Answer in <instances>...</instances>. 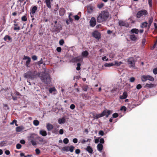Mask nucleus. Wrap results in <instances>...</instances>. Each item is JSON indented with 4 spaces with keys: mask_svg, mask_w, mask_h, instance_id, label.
Returning <instances> with one entry per match:
<instances>
[{
    "mask_svg": "<svg viewBox=\"0 0 157 157\" xmlns=\"http://www.w3.org/2000/svg\"><path fill=\"white\" fill-rule=\"evenodd\" d=\"M37 7L36 6H33L30 12V14L31 17H32V15H33L36 12V10H37Z\"/></svg>",
    "mask_w": 157,
    "mask_h": 157,
    "instance_id": "f8f14e48",
    "label": "nucleus"
},
{
    "mask_svg": "<svg viewBox=\"0 0 157 157\" xmlns=\"http://www.w3.org/2000/svg\"><path fill=\"white\" fill-rule=\"evenodd\" d=\"M23 59L27 60L25 62V65L27 67H29L30 66L29 64L31 62V58L28 56H24Z\"/></svg>",
    "mask_w": 157,
    "mask_h": 157,
    "instance_id": "423d86ee",
    "label": "nucleus"
},
{
    "mask_svg": "<svg viewBox=\"0 0 157 157\" xmlns=\"http://www.w3.org/2000/svg\"><path fill=\"white\" fill-rule=\"evenodd\" d=\"M31 142L33 146H36L37 144L36 143V141L34 140H32L31 141Z\"/></svg>",
    "mask_w": 157,
    "mask_h": 157,
    "instance_id": "0e129e2a",
    "label": "nucleus"
},
{
    "mask_svg": "<svg viewBox=\"0 0 157 157\" xmlns=\"http://www.w3.org/2000/svg\"><path fill=\"white\" fill-rule=\"evenodd\" d=\"M86 151H88L90 154H92L93 153V149L90 146H88L85 149Z\"/></svg>",
    "mask_w": 157,
    "mask_h": 157,
    "instance_id": "aec40b11",
    "label": "nucleus"
},
{
    "mask_svg": "<svg viewBox=\"0 0 157 157\" xmlns=\"http://www.w3.org/2000/svg\"><path fill=\"white\" fill-rule=\"evenodd\" d=\"M65 12V9L63 8H60L59 11V14L60 16H63Z\"/></svg>",
    "mask_w": 157,
    "mask_h": 157,
    "instance_id": "4be33fe9",
    "label": "nucleus"
},
{
    "mask_svg": "<svg viewBox=\"0 0 157 157\" xmlns=\"http://www.w3.org/2000/svg\"><path fill=\"white\" fill-rule=\"evenodd\" d=\"M109 56L110 58L112 59L115 57V55L114 53H111L109 54Z\"/></svg>",
    "mask_w": 157,
    "mask_h": 157,
    "instance_id": "603ef678",
    "label": "nucleus"
},
{
    "mask_svg": "<svg viewBox=\"0 0 157 157\" xmlns=\"http://www.w3.org/2000/svg\"><path fill=\"white\" fill-rule=\"evenodd\" d=\"M4 40L5 41H7V40H8L9 41H11L12 40V39L10 37V36L7 35H6L4 36Z\"/></svg>",
    "mask_w": 157,
    "mask_h": 157,
    "instance_id": "393cba45",
    "label": "nucleus"
},
{
    "mask_svg": "<svg viewBox=\"0 0 157 157\" xmlns=\"http://www.w3.org/2000/svg\"><path fill=\"white\" fill-rule=\"evenodd\" d=\"M114 65L117 66H120L121 64L123 63L121 62H118L117 61H115L114 62Z\"/></svg>",
    "mask_w": 157,
    "mask_h": 157,
    "instance_id": "7c9ffc66",
    "label": "nucleus"
},
{
    "mask_svg": "<svg viewBox=\"0 0 157 157\" xmlns=\"http://www.w3.org/2000/svg\"><path fill=\"white\" fill-rule=\"evenodd\" d=\"M35 151L37 155H39L40 153V151L38 148H36L35 150Z\"/></svg>",
    "mask_w": 157,
    "mask_h": 157,
    "instance_id": "338daca9",
    "label": "nucleus"
},
{
    "mask_svg": "<svg viewBox=\"0 0 157 157\" xmlns=\"http://www.w3.org/2000/svg\"><path fill=\"white\" fill-rule=\"evenodd\" d=\"M52 132L53 133L57 134L58 132V129L56 128H53Z\"/></svg>",
    "mask_w": 157,
    "mask_h": 157,
    "instance_id": "473e14b6",
    "label": "nucleus"
},
{
    "mask_svg": "<svg viewBox=\"0 0 157 157\" xmlns=\"http://www.w3.org/2000/svg\"><path fill=\"white\" fill-rule=\"evenodd\" d=\"M148 80H149L150 81H153L154 80V78L151 76L148 75Z\"/></svg>",
    "mask_w": 157,
    "mask_h": 157,
    "instance_id": "ea45409f",
    "label": "nucleus"
},
{
    "mask_svg": "<svg viewBox=\"0 0 157 157\" xmlns=\"http://www.w3.org/2000/svg\"><path fill=\"white\" fill-rule=\"evenodd\" d=\"M131 32L132 33H135L137 34L139 32V30L138 29H133L131 30Z\"/></svg>",
    "mask_w": 157,
    "mask_h": 157,
    "instance_id": "bb28decb",
    "label": "nucleus"
},
{
    "mask_svg": "<svg viewBox=\"0 0 157 157\" xmlns=\"http://www.w3.org/2000/svg\"><path fill=\"white\" fill-rule=\"evenodd\" d=\"M74 147L73 146H71L69 148V151H70L71 152H72L74 150Z\"/></svg>",
    "mask_w": 157,
    "mask_h": 157,
    "instance_id": "de8ad7c7",
    "label": "nucleus"
},
{
    "mask_svg": "<svg viewBox=\"0 0 157 157\" xmlns=\"http://www.w3.org/2000/svg\"><path fill=\"white\" fill-rule=\"evenodd\" d=\"M75 105L73 104H72L70 105V108L71 109H75Z\"/></svg>",
    "mask_w": 157,
    "mask_h": 157,
    "instance_id": "774afa93",
    "label": "nucleus"
},
{
    "mask_svg": "<svg viewBox=\"0 0 157 157\" xmlns=\"http://www.w3.org/2000/svg\"><path fill=\"white\" fill-rule=\"evenodd\" d=\"M153 72L155 75L157 74V67L153 69Z\"/></svg>",
    "mask_w": 157,
    "mask_h": 157,
    "instance_id": "13d9d810",
    "label": "nucleus"
},
{
    "mask_svg": "<svg viewBox=\"0 0 157 157\" xmlns=\"http://www.w3.org/2000/svg\"><path fill=\"white\" fill-rule=\"evenodd\" d=\"M127 63L130 68H135V60L133 58L131 57L128 59Z\"/></svg>",
    "mask_w": 157,
    "mask_h": 157,
    "instance_id": "20e7f679",
    "label": "nucleus"
},
{
    "mask_svg": "<svg viewBox=\"0 0 157 157\" xmlns=\"http://www.w3.org/2000/svg\"><path fill=\"white\" fill-rule=\"evenodd\" d=\"M53 0H45V2L46 6L49 9L51 8V1H52Z\"/></svg>",
    "mask_w": 157,
    "mask_h": 157,
    "instance_id": "a211bd4d",
    "label": "nucleus"
},
{
    "mask_svg": "<svg viewBox=\"0 0 157 157\" xmlns=\"http://www.w3.org/2000/svg\"><path fill=\"white\" fill-rule=\"evenodd\" d=\"M109 17V12L106 10L102 11L99 14L97 18V22L101 23L106 21Z\"/></svg>",
    "mask_w": 157,
    "mask_h": 157,
    "instance_id": "f03ea898",
    "label": "nucleus"
},
{
    "mask_svg": "<svg viewBox=\"0 0 157 157\" xmlns=\"http://www.w3.org/2000/svg\"><path fill=\"white\" fill-rule=\"evenodd\" d=\"M80 150L79 149H77L75 150V153L76 154H78L80 153Z\"/></svg>",
    "mask_w": 157,
    "mask_h": 157,
    "instance_id": "69168bd1",
    "label": "nucleus"
},
{
    "mask_svg": "<svg viewBox=\"0 0 157 157\" xmlns=\"http://www.w3.org/2000/svg\"><path fill=\"white\" fill-rule=\"evenodd\" d=\"M38 77L42 82L45 84H49L51 81V78L49 73L44 70V72L38 73Z\"/></svg>",
    "mask_w": 157,
    "mask_h": 157,
    "instance_id": "f257e3e1",
    "label": "nucleus"
},
{
    "mask_svg": "<svg viewBox=\"0 0 157 157\" xmlns=\"http://www.w3.org/2000/svg\"><path fill=\"white\" fill-rule=\"evenodd\" d=\"M128 96L127 93L126 91H124L122 95H121L119 96V98L120 99H123L126 98Z\"/></svg>",
    "mask_w": 157,
    "mask_h": 157,
    "instance_id": "2eb2a0df",
    "label": "nucleus"
},
{
    "mask_svg": "<svg viewBox=\"0 0 157 157\" xmlns=\"http://www.w3.org/2000/svg\"><path fill=\"white\" fill-rule=\"evenodd\" d=\"M148 14V12L145 10H142L136 13V17L140 18L141 16H146Z\"/></svg>",
    "mask_w": 157,
    "mask_h": 157,
    "instance_id": "39448f33",
    "label": "nucleus"
},
{
    "mask_svg": "<svg viewBox=\"0 0 157 157\" xmlns=\"http://www.w3.org/2000/svg\"><path fill=\"white\" fill-rule=\"evenodd\" d=\"M39 134L43 136H45L47 135L46 131L44 130H40L39 131Z\"/></svg>",
    "mask_w": 157,
    "mask_h": 157,
    "instance_id": "412c9836",
    "label": "nucleus"
},
{
    "mask_svg": "<svg viewBox=\"0 0 157 157\" xmlns=\"http://www.w3.org/2000/svg\"><path fill=\"white\" fill-rule=\"evenodd\" d=\"M130 39L132 41H135L137 39V38L134 34L131 35L130 36Z\"/></svg>",
    "mask_w": 157,
    "mask_h": 157,
    "instance_id": "cd10ccee",
    "label": "nucleus"
},
{
    "mask_svg": "<svg viewBox=\"0 0 157 157\" xmlns=\"http://www.w3.org/2000/svg\"><path fill=\"white\" fill-rule=\"evenodd\" d=\"M33 124L35 126H37L39 125V121L37 120H35L33 121Z\"/></svg>",
    "mask_w": 157,
    "mask_h": 157,
    "instance_id": "e433bc0d",
    "label": "nucleus"
},
{
    "mask_svg": "<svg viewBox=\"0 0 157 157\" xmlns=\"http://www.w3.org/2000/svg\"><path fill=\"white\" fill-rule=\"evenodd\" d=\"M156 85L155 84H148L147 83L145 86L146 88H151L153 87H156Z\"/></svg>",
    "mask_w": 157,
    "mask_h": 157,
    "instance_id": "ddd939ff",
    "label": "nucleus"
},
{
    "mask_svg": "<svg viewBox=\"0 0 157 157\" xmlns=\"http://www.w3.org/2000/svg\"><path fill=\"white\" fill-rule=\"evenodd\" d=\"M87 9L88 12L90 13H91L93 12L94 9L93 6L90 5L87 6Z\"/></svg>",
    "mask_w": 157,
    "mask_h": 157,
    "instance_id": "f3484780",
    "label": "nucleus"
},
{
    "mask_svg": "<svg viewBox=\"0 0 157 157\" xmlns=\"http://www.w3.org/2000/svg\"><path fill=\"white\" fill-rule=\"evenodd\" d=\"M38 72L37 71L29 70L24 74V77L26 78L33 80L38 77Z\"/></svg>",
    "mask_w": 157,
    "mask_h": 157,
    "instance_id": "7ed1b4c3",
    "label": "nucleus"
},
{
    "mask_svg": "<svg viewBox=\"0 0 157 157\" xmlns=\"http://www.w3.org/2000/svg\"><path fill=\"white\" fill-rule=\"evenodd\" d=\"M104 4L101 3L100 4H99L98 5L97 7L99 9L101 8L104 6Z\"/></svg>",
    "mask_w": 157,
    "mask_h": 157,
    "instance_id": "37998d69",
    "label": "nucleus"
},
{
    "mask_svg": "<svg viewBox=\"0 0 157 157\" xmlns=\"http://www.w3.org/2000/svg\"><path fill=\"white\" fill-rule=\"evenodd\" d=\"M64 42L63 40H60L59 42V43L60 45H62L64 43Z\"/></svg>",
    "mask_w": 157,
    "mask_h": 157,
    "instance_id": "864d4df0",
    "label": "nucleus"
},
{
    "mask_svg": "<svg viewBox=\"0 0 157 157\" xmlns=\"http://www.w3.org/2000/svg\"><path fill=\"white\" fill-rule=\"evenodd\" d=\"M96 21L94 17H92L90 21V25L91 26L94 27L96 25Z\"/></svg>",
    "mask_w": 157,
    "mask_h": 157,
    "instance_id": "9b49d317",
    "label": "nucleus"
},
{
    "mask_svg": "<svg viewBox=\"0 0 157 157\" xmlns=\"http://www.w3.org/2000/svg\"><path fill=\"white\" fill-rule=\"evenodd\" d=\"M66 121V120L64 117L59 118L58 120V123L59 124H64Z\"/></svg>",
    "mask_w": 157,
    "mask_h": 157,
    "instance_id": "b1692460",
    "label": "nucleus"
},
{
    "mask_svg": "<svg viewBox=\"0 0 157 157\" xmlns=\"http://www.w3.org/2000/svg\"><path fill=\"white\" fill-rule=\"evenodd\" d=\"M53 29L54 31L59 33L62 29V27L60 25L56 24L54 25Z\"/></svg>",
    "mask_w": 157,
    "mask_h": 157,
    "instance_id": "0eeeda50",
    "label": "nucleus"
},
{
    "mask_svg": "<svg viewBox=\"0 0 157 157\" xmlns=\"http://www.w3.org/2000/svg\"><path fill=\"white\" fill-rule=\"evenodd\" d=\"M21 20L22 21H25L27 20V15L25 14V15L23 16L21 18Z\"/></svg>",
    "mask_w": 157,
    "mask_h": 157,
    "instance_id": "72a5a7b5",
    "label": "nucleus"
},
{
    "mask_svg": "<svg viewBox=\"0 0 157 157\" xmlns=\"http://www.w3.org/2000/svg\"><path fill=\"white\" fill-rule=\"evenodd\" d=\"M82 96L83 99L86 100L89 98V97L86 94H82Z\"/></svg>",
    "mask_w": 157,
    "mask_h": 157,
    "instance_id": "c9c22d12",
    "label": "nucleus"
},
{
    "mask_svg": "<svg viewBox=\"0 0 157 157\" xmlns=\"http://www.w3.org/2000/svg\"><path fill=\"white\" fill-rule=\"evenodd\" d=\"M81 64L80 63H77V67H76V70L77 71H79L80 69V66Z\"/></svg>",
    "mask_w": 157,
    "mask_h": 157,
    "instance_id": "79ce46f5",
    "label": "nucleus"
},
{
    "mask_svg": "<svg viewBox=\"0 0 157 157\" xmlns=\"http://www.w3.org/2000/svg\"><path fill=\"white\" fill-rule=\"evenodd\" d=\"M98 134L99 135L103 136L104 135V132L102 130H100L99 131Z\"/></svg>",
    "mask_w": 157,
    "mask_h": 157,
    "instance_id": "8fccbe9b",
    "label": "nucleus"
},
{
    "mask_svg": "<svg viewBox=\"0 0 157 157\" xmlns=\"http://www.w3.org/2000/svg\"><path fill=\"white\" fill-rule=\"evenodd\" d=\"M91 141V139H88L87 140L83 139L81 141V143L82 144H85L86 142H90Z\"/></svg>",
    "mask_w": 157,
    "mask_h": 157,
    "instance_id": "4c0bfd02",
    "label": "nucleus"
},
{
    "mask_svg": "<svg viewBox=\"0 0 157 157\" xmlns=\"http://www.w3.org/2000/svg\"><path fill=\"white\" fill-rule=\"evenodd\" d=\"M24 128L23 127H17L16 128V130L17 132H20L23 130Z\"/></svg>",
    "mask_w": 157,
    "mask_h": 157,
    "instance_id": "c85d7f7f",
    "label": "nucleus"
},
{
    "mask_svg": "<svg viewBox=\"0 0 157 157\" xmlns=\"http://www.w3.org/2000/svg\"><path fill=\"white\" fill-rule=\"evenodd\" d=\"M97 150L100 151V152H101L102 150L103 149V146L102 144H98L97 147Z\"/></svg>",
    "mask_w": 157,
    "mask_h": 157,
    "instance_id": "5701e85b",
    "label": "nucleus"
},
{
    "mask_svg": "<svg viewBox=\"0 0 157 157\" xmlns=\"http://www.w3.org/2000/svg\"><path fill=\"white\" fill-rule=\"evenodd\" d=\"M118 24L120 26H124L126 27H129L128 23L125 21L120 20L119 21Z\"/></svg>",
    "mask_w": 157,
    "mask_h": 157,
    "instance_id": "6e6552de",
    "label": "nucleus"
},
{
    "mask_svg": "<svg viewBox=\"0 0 157 157\" xmlns=\"http://www.w3.org/2000/svg\"><path fill=\"white\" fill-rule=\"evenodd\" d=\"M104 112H102L100 114H96L95 115H94V119H98L99 118L103 117L104 115L103 114L104 113Z\"/></svg>",
    "mask_w": 157,
    "mask_h": 157,
    "instance_id": "6ab92c4d",
    "label": "nucleus"
},
{
    "mask_svg": "<svg viewBox=\"0 0 157 157\" xmlns=\"http://www.w3.org/2000/svg\"><path fill=\"white\" fill-rule=\"evenodd\" d=\"M82 60V59L79 57H76L72 58L71 62L72 63H80Z\"/></svg>",
    "mask_w": 157,
    "mask_h": 157,
    "instance_id": "9d476101",
    "label": "nucleus"
},
{
    "mask_svg": "<svg viewBox=\"0 0 157 157\" xmlns=\"http://www.w3.org/2000/svg\"><path fill=\"white\" fill-rule=\"evenodd\" d=\"M32 58L33 60H36L37 59V57L36 56L33 55L32 57Z\"/></svg>",
    "mask_w": 157,
    "mask_h": 157,
    "instance_id": "052dcab7",
    "label": "nucleus"
},
{
    "mask_svg": "<svg viewBox=\"0 0 157 157\" xmlns=\"http://www.w3.org/2000/svg\"><path fill=\"white\" fill-rule=\"evenodd\" d=\"M69 147H65L63 148V150L66 151H69Z\"/></svg>",
    "mask_w": 157,
    "mask_h": 157,
    "instance_id": "49530a36",
    "label": "nucleus"
},
{
    "mask_svg": "<svg viewBox=\"0 0 157 157\" xmlns=\"http://www.w3.org/2000/svg\"><path fill=\"white\" fill-rule=\"evenodd\" d=\"M53 126L50 123H48L46 125V128L48 131H50L53 129Z\"/></svg>",
    "mask_w": 157,
    "mask_h": 157,
    "instance_id": "dca6fc26",
    "label": "nucleus"
},
{
    "mask_svg": "<svg viewBox=\"0 0 157 157\" xmlns=\"http://www.w3.org/2000/svg\"><path fill=\"white\" fill-rule=\"evenodd\" d=\"M148 3L150 7L152 6V0H148Z\"/></svg>",
    "mask_w": 157,
    "mask_h": 157,
    "instance_id": "5fc2aeb1",
    "label": "nucleus"
},
{
    "mask_svg": "<svg viewBox=\"0 0 157 157\" xmlns=\"http://www.w3.org/2000/svg\"><path fill=\"white\" fill-rule=\"evenodd\" d=\"M21 147L22 146L20 144H17L16 146V148L17 149H20L21 148Z\"/></svg>",
    "mask_w": 157,
    "mask_h": 157,
    "instance_id": "09e8293b",
    "label": "nucleus"
},
{
    "mask_svg": "<svg viewBox=\"0 0 157 157\" xmlns=\"http://www.w3.org/2000/svg\"><path fill=\"white\" fill-rule=\"evenodd\" d=\"M135 78L134 77H131L129 79V81L130 82H133L135 80Z\"/></svg>",
    "mask_w": 157,
    "mask_h": 157,
    "instance_id": "6e6d98bb",
    "label": "nucleus"
},
{
    "mask_svg": "<svg viewBox=\"0 0 157 157\" xmlns=\"http://www.w3.org/2000/svg\"><path fill=\"white\" fill-rule=\"evenodd\" d=\"M141 79L142 81L145 82L147 80H148V75H144L141 76Z\"/></svg>",
    "mask_w": 157,
    "mask_h": 157,
    "instance_id": "a878e982",
    "label": "nucleus"
},
{
    "mask_svg": "<svg viewBox=\"0 0 157 157\" xmlns=\"http://www.w3.org/2000/svg\"><path fill=\"white\" fill-rule=\"evenodd\" d=\"M63 142L65 144H67L69 142V140L67 138H65L63 140Z\"/></svg>",
    "mask_w": 157,
    "mask_h": 157,
    "instance_id": "a18cd8bd",
    "label": "nucleus"
},
{
    "mask_svg": "<svg viewBox=\"0 0 157 157\" xmlns=\"http://www.w3.org/2000/svg\"><path fill=\"white\" fill-rule=\"evenodd\" d=\"M126 107L124 106H123L121 108L120 110L121 111H123L124 112H125L126 110Z\"/></svg>",
    "mask_w": 157,
    "mask_h": 157,
    "instance_id": "c03bdc74",
    "label": "nucleus"
},
{
    "mask_svg": "<svg viewBox=\"0 0 157 157\" xmlns=\"http://www.w3.org/2000/svg\"><path fill=\"white\" fill-rule=\"evenodd\" d=\"M142 86L140 84H139L136 86V88L138 90H139L142 88Z\"/></svg>",
    "mask_w": 157,
    "mask_h": 157,
    "instance_id": "680f3d73",
    "label": "nucleus"
},
{
    "mask_svg": "<svg viewBox=\"0 0 157 157\" xmlns=\"http://www.w3.org/2000/svg\"><path fill=\"white\" fill-rule=\"evenodd\" d=\"M147 25L148 23L146 21H145L141 23L140 27L142 28L146 27L147 26Z\"/></svg>",
    "mask_w": 157,
    "mask_h": 157,
    "instance_id": "c756f323",
    "label": "nucleus"
},
{
    "mask_svg": "<svg viewBox=\"0 0 157 157\" xmlns=\"http://www.w3.org/2000/svg\"><path fill=\"white\" fill-rule=\"evenodd\" d=\"M99 142L101 144H103L104 143V140L103 138H101L99 140Z\"/></svg>",
    "mask_w": 157,
    "mask_h": 157,
    "instance_id": "e2e57ef3",
    "label": "nucleus"
},
{
    "mask_svg": "<svg viewBox=\"0 0 157 157\" xmlns=\"http://www.w3.org/2000/svg\"><path fill=\"white\" fill-rule=\"evenodd\" d=\"M105 112L103 114L104 115V116H105L106 117H108L109 115L111 113V111L108 110H105L103 111V112Z\"/></svg>",
    "mask_w": 157,
    "mask_h": 157,
    "instance_id": "4468645a",
    "label": "nucleus"
},
{
    "mask_svg": "<svg viewBox=\"0 0 157 157\" xmlns=\"http://www.w3.org/2000/svg\"><path fill=\"white\" fill-rule=\"evenodd\" d=\"M89 54L88 52L87 51H85L82 52V55L83 57H86Z\"/></svg>",
    "mask_w": 157,
    "mask_h": 157,
    "instance_id": "f704fd0d",
    "label": "nucleus"
},
{
    "mask_svg": "<svg viewBox=\"0 0 157 157\" xmlns=\"http://www.w3.org/2000/svg\"><path fill=\"white\" fill-rule=\"evenodd\" d=\"M153 19L152 17H150L148 20V23H152L153 21Z\"/></svg>",
    "mask_w": 157,
    "mask_h": 157,
    "instance_id": "3c124183",
    "label": "nucleus"
},
{
    "mask_svg": "<svg viewBox=\"0 0 157 157\" xmlns=\"http://www.w3.org/2000/svg\"><path fill=\"white\" fill-rule=\"evenodd\" d=\"M17 121L16 120H13V122L10 123V124H13L14 123H15L16 126H17L18 125L17 124Z\"/></svg>",
    "mask_w": 157,
    "mask_h": 157,
    "instance_id": "4d7b16f0",
    "label": "nucleus"
},
{
    "mask_svg": "<svg viewBox=\"0 0 157 157\" xmlns=\"http://www.w3.org/2000/svg\"><path fill=\"white\" fill-rule=\"evenodd\" d=\"M113 65L114 63H106L104 65V66L105 67H109Z\"/></svg>",
    "mask_w": 157,
    "mask_h": 157,
    "instance_id": "2f4dec72",
    "label": "nucleus"
},
{
    "mask_svg": "<svg viewBox=\"0 0 157 157\" xmlns=\"http://www.w3.org/2000/svg\"><path fill=\"white\" fill-rule=\"evenodd\" d=\"M37 63H38V65L39 66H40L41 64L43 63V64L44 65H45V64L44 63H43V62L42 60V58H41L40 60Z\"/></svg>",
    "mask_w": 157,
    "mask_h": 157,
    "instance_id": "a19ab883",
    "label": "nucleus"
},
{
    "mask_svg": "<svg viewBox=\"0 0 157 157\" xmlns=\"http://www.w3.org/2000/svg\"><path fill=\"white\" fill-rule=\"evenodd\" d=\"M93 36L96 39L99 40L100 38V34L97 31H95L92 33Z\"/></svg>",
    "mask_w": 157,
    "mask_h": 157,
    "instance_id": "1a4fd4ad",
    "label": "nucleus"
},
{
    "mask_svg": "<svg viewBox=\"0 0 157 157\" xmlns=\"http://www.w3.org/2000/svg\"><path fill=\"white\" fill-rule=\"evenodd\" d=\"M118 116V114L117 113H115L113 114V118L117 117Z\"/></svg>",
    "mask_w": 157,
    "mask_h": 157,
    "instance_id": "bf43d9fd",
    "label": "nucleus"
},
{
    "mask_svg": "<svg viewBox=\"0 0 157 157\" xmlns=\"http://www.w3.org/2000/svg\"><path fill=\"white\" fill-rule=\"evenodd\" d=\"M56 90L55 87L50 88L49 89V91L50 93H52L53 92L55 91Z\"/></svg>",
    "mask_w": 157,
    "mask_h": 157,
    "instance_id": "58836bf2",
    "label": "nucleus"
}]
</instances>
